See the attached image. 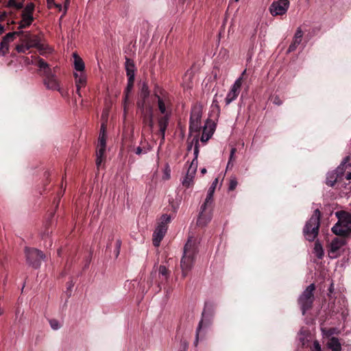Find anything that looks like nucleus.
<instances>
[{
	"label": "nucleus",
	"instance_id": "22",
	"mask_svg": "<svg viewBox=\"0 0 351 351\" xmlns=\"http://www.w3.org/2000/svg\"><path fill=\"white\" fill-rule=\"evenodd\" d=\"M214 128L210 126L209 129L207 128V125H206L203 128L202 135L201 136V141L203 143H206L209 138H211L212 135L214 132Z\"/></svg>",
	"mask_w": 351,
	"mask_h": 351
},
{
	"label": "nucleus",
	"instance_id": "26",
	"mask_svg": "<svg viewBox=\"0 0 351 351\" xmlns=\"http://www.w3.org/2000/svg\"><path fill=\"white\" fill-rule=\"evenodd\" d=\"M99 149L97 152L96 165L99 168L104 159V153L106 152V147L98 146Z\"/></svg>",
	"mask_w": 351,
	"mask_h": 351
},
{
	"label": "nucleus",
	"instance_id": "54",
	"mask_svg": "<svg viewBox=\"0 0 351 351\" xmlns=\"http://www.w3.org/2000/svg\"><path fill=\"white\" fill-rule=\"evenodd\" d=\"M136 154L137 155H141L143 151V149L141 147H138L136 149Z\"/></svg>",
	"mask_w": 351,
	"mask_h": 351
},
{
	"label": "nucleus",
	"instance_id": "41",
	"mask_svg": "<svg viewBox=\"0 0 351 351\" xmlns=\"http://www.w3.org/2000/svg\"><path fill=\"white\" fill-rule=\"evenodd\" d=\"M121 246V239H117L116 241V246H115V250H114V254H115L116 257H117L119 254Z\"/></svg>",
	"mask_w": 351,
	"mask_h": 351
},
{
	"label": "nucleus",
	"instance_id": "20",
	"mask_svg": "<svg viewBox=\"0 0 351 351\" xmlns=\"http://www.w3.org/2000/svg\"><path fill=\"white\" fill-rule=\"evenodd\" d=\"M159 127L158 134L161 137L160 145L164 143L165 139V132L169 125V120H157Z\"/></svg>",
	"mask_w": 351,
	"mask_h": 351
},
{
	"label": "nucleus",
	"instance_id": "58",
	"mask_svg": "<svg viewBox=\"0 0 351 351\" xmlns=\"http://www.w3.org/2000/svg\"><path fill=\"white\" fill-rule=\"evenodd\" d=\"M232 166H233V164L232 163V162L228 161V165H227V169H229L230 167H232Z\"/></svg>",
	"mask_w": 351,
	"mask_h": 351
},
{
	"label": "nucleus",
	"instance_id": "52",
	"mask_svg": "<svg viewBox=\"0 0 351 351\" xmlns=\"http://www.w3.org/2000/svg\"><path fill=\"white\" fill-rule=\"evenodd\" d=\"M14 8H15L16 10H21V9L23 8V3L16 2V6H14Z\"/></svg>",
	"mask_w": 351,
	"mask_h": 351
},
{
	"label": "nucleus",
	"instance_id": "42",
	"mask_svg": "<svg viewBox=\"0 0 351 351\" xmlns=\"http://www.w3.org/2000/svg\"><path fill=\"white\" fill-rule=\"evenodd\" d=\"M302 36H303V32H302L301 27H298V29L295 33L294 37L302 40Z\"/></svg>",
	"mask_w": 351,
	"mask_h": 351
},
{
	"label": "nucleus",
	"instance_id": "44",
	"mask_svg": "<svg viewBox=\"0 0 351 351\" xmlns=\"http://www.w3.org/2000/svg\"><path fill=\"white\" fill-rule=\"evenodd\" d=\"M273 103L277 106H280L282 104V101L280 99V98L276 95L272 99Z\"/></svg>",
	"mask_w": 351,
	"mask_h": 351
},
{
	"label": "nucleus",
	"instance_id": "53",
	"mask_svg": "<svg viewBox=\"0 0 351 351\" xmlns=\"http://www.w3.org/2000/svg\"><path fill=\"white\" fill-rule=\"evenodd\" d=\"M6 18H7V13L5 12H3L0 14V21H5Z\"/></svg>",
	"mask_w": 351,
	"mask_h": 351
},
{
	"label": "nucleus",
	"instance_id": "28",
	"mask_svg": "<svg viewBox=\"0 0 351 351\" xmlns=\"http://www.w3.org/2000/svg\"><path fill=\"white\" fill-rule=\"evenodd\" d=\"M125 71L126 75H130L131 73H135L136 68L134 62L130 58H126L125 60Z\"/></svg>",
	"mask_w": 351,
	"mask_h": 351
},
{
	"label": "nucleus",
	"instance_id": "40",
	"mask_svg": "<svg viewBox=\"0 0 351 351\" xmlns=\"http://www.w3.org/2000/svg\"><path fill=\"white\" fill-rule=\"evenodd\" d=\"M123 93H124L123 108H124L125 113H126L127 107H128V105L129 104L130 93H125V92H124Z\"/></svg>",
	"mask_w": 351,
	"mask_h": 351
},
{
	"label": "nucleus",
	"instance_id": "62",
	"mask_svg": "<svg viewBox=\"0 0 351 351\" xmlns=\"http://www.w3.org/2000/svg\"><path fill=\"white\" fill-rule=\"evenodd\" d=\"M49 176V173L48 172L45 173V176L46 177L47 179L48 178Z\"/></svg>",
	"mask_w": 351,
	"mask_h": 351
},
{
	"label": "nucleus",
	"instance_id": "64",
	"mask_svg": "<svg viewBox=\"0 0 351 351\" xmlns=\"http://www.w3.org/2000/svg\"><path fill=\"white\" fill-rule=\"evenodd\" d=\"M180 1H182V3H184L185 1V0H180Z\"/></svg>",
	"mask_w": 351,
	"mask_h": 351
},
{
	"label": "nucleus",
	"instance_id": "10",
	"mask_svg": "<svg viewBox=\"0 0 351 351\" xmlns=\"http://www.w3.org/2000/svg\"><path fill=\"white\" fill-rule=\"evenodd\" d=\"M25 253L27 264L35 269L40 267L41 261L45 258L43 252L36 248L26 247Z\"/></svg>",
	"mask_w": 351,
	"mask_h": 351
},
{
	"label": "nucleus",
	"instance_id": "25",
	"mask_svg": "<svg viewBox=\"0 0 351 351\" xmlns=\"http://www.w3.org/2000/svg\"><path fill=\"white\" fill-rule=\"evenodd\" d=\"M328 348L331 350V351H341V346L339 341V339L336 337H332L328 343Z\"/></svg>",
	"mask_w": 351,
	"mask_h": 351
},
{
	"label": "nucleus",
	"instance_id": "35",
	"mask_svg": "<svg viewBox=\"0 0 351 351\" xmlns=\"http://www.w3.org/2000/svg\"><path fill=\"white\" fill-rule=\"evenodd\" d=\"M169 270L164 265L159 267V274L165 277V280H167L169 276Z\"/></svg>",
	"mask_w": 351,
	"mask_h": 351
},
{
	"label": "nucleus",
	"instance_id": "14",
	"mask_svg": "<svg viewBox=\"0 0 351 351\" xmlns=\"http://www.w3.org/2000/svg\"><path fill=\"white\" fill-rule=\"evenodd\" d=\"M23 31L9 32L5 34L0 43V54L5 56L9 53V45L13 42L16 36H19Z\"/></svg>",
	"mask_w": 351,
	"mask_h": 351
},
{
	"label": "nucleus",
	"instance_id": "29",
	"mask_svg": "<svg viewBox=\"0 0 351 351\" xmlns=\"http://www.w3.org/2000/svg\"><path fill=\"white\" fill-rule=\"evenodd\" d=\"M348 166L351 167V164L347 165L346 162H342L335 171H333L335 173H337L340 180H341Z\"/></svg>",
	"mask_w": 351,
	"mask_h": 351
},
{
	"label": "nucleus",
	"instance_id": "6",
	"mask_svg": "<svg viewBox=\"0 0 351 351\" xmlns=\"http://www.w3.org/2000/svg\"><path fill=\"white\" fill-rule=\"evenodd\" d=\"M321 213L319 209H316L311 218L306 221L303 233L309 241H313L317 237L320 226Z\"/></svg>",
	"mask_w": 351,
	"mask_h": 351
},
{
	"label": "nucleus",
	"instance_id": "63",
	"mask_svg": "<svg viewBox=\"0 0 351 351\" xmlns=\"http://www.w3.org/2000/svg\"><path fill=\"white\" fill-rule=\"evenodd\" d=\"M110 245H111V243H108L107 247H106L107 250L110 249Z\"/></svg>",
	"mask_w": 351,
	"mask_h": 351
},
{
	"label": "nucleus",
	"instance_id": "21",
	"mask_svg": "<svg viewBox=\"0 0 351 351\" xmlns=\"http://www.w3.org/2000/svg\"><path fill=\"white\" fill-rule=\"evenodd\" d=\"M202 114V108L199 106H195L191 109L190 120L201 121Z\"/></svg>",
	"mask_w": 351,
	"mask_h": 351
},
{
	"label": "nucleus",
	"instance_id": "11",
	"mask_svg": "<svg viewBox=\"0 0 351 351\" xmlns=\"http://www.w3.org/2000/svg\"><path fill=\"white\" fill-rule=\"evenodd\" d=\"M35 5L33 3H27L21 13V20L19 23V29L29 27L34 21L33 16Z\"/></svg>",
	"mask_w": 351,
	"mask_h": 351
},
{
	"label": "nucleus",
	"instance_id": "38",
	"mask_svg": "<svg viewBox=\"0 0 351 351\" xmlns=\"http://www.w3.org/2000/svg\"><path fill=\"white\" fill-rule=\"evenodd\" d=\"M98 146L106 147V135L101 134L99 136Z\"/></svg>",
	"mask_w": 351,
	"mask_h": 351
},
{
	"label": "nucleus",
	"instance_id": "50",
	"mask_svg": "<svg viewBox=\"0 0 351 351\" xmlns=\"http://www.w3.org/2000/svg\"><path fill=\"white\" fill-rule=\"evenodd\" d=\"M128 79V82H130V83H134V80H135V73H131L130 75H127Z\"/></svg>",
	"mask_w": 351,
	"mask_h": 351
},
{
	"label": "nucleus",
	"instance_id": "45",
	"mask_svg": "<svg viewBox=\"0 0 351 351\" xmlns=\"http://www.w3.org/2000/svg\"><path fill=\"white\" fill-rule=\"evenodd\" d=\"M106 130H107L106 124L105 123H102L101 125L99 135H101V134L106 135Z\"/></svg>",
	"mask_w": 351,
	"mask_h": 351
},
{
	"label": "nucleus",
	"instance_id": "51",
	"mask_svg": "<svg viewBox=\"0 0 351 351\" xmlns=\"http://www.w3.org/2000/svg\"><path fill=\"white\" fill-rule=\"evenodd\" d=\"M236 152V148H232L230 151V158L228 161L232 162L234 160V155Z\"/></svg>",
	"mask_w": 351,
	"mask_h": 351
},
{
	"label": "nucleus",
	"instance_id": "4",
	"mask_svg": "<svg viewBox=\"0 0 351 351\" xmlns=\"http://www.w3.org/2000/svg\"><path fill=\"white\" fill-rule=\"evenodd\" d=\"M154 97L156 99L157 110L159 116L157 120H170L172 114V102L168 93L164 90L154 92Z\"/></svg>",
	"mask_w": 351,
	"mask_h": 351
},
{
	"label": "nucleus",
	"instance_id": "3",
	"mask_svg": "<svg viewBox=\"0 0 351 351\" xmlns=\"http://www.w3.org/2000/svg\"><path fill=\"white\" fill-rule=\"evenodd\" d=\"M19 36L21 43L16 46L18 53H25L31 48H36L41 55L45 52L46 47L40 43L39 36L32 34L30 32H23Z\"/></svg>",
	"mask_w": 351,
	"mask_h": 351
},
{
	"label": "nucleus",
	"instance_id": "48",
	"mask_svg": "<svg viewBox=\"0 0 351 351\" xmlns=\"http://www.w3.org/2000/svg\"><path fill=\"white\" fill-rule=\"evenodd\" d=\"M49 8H51V5H54L56 7L58 8L60 10L61 9V5L56 4L54 0H47Z\"/></svg>",
	"mask_w": 351,
	"mask_h": 351
},
{
	"label": "nucleus",
	"instance_id": "34",
	"mask_svg": "<svg viewBox=\"0 0 351 351\" xmlns=\"http://www.w3.org/2000/svg\"><path fill=\"white\" fill-rule=\"evenodd\" d=\"M315 250L317 253V256L318 258H322L324 256V250L322 246L320 243L316 242L315 245Z\"/></svg>",
	"mask_w": 351,
	"mask_h": 351
},
{
	"label": "nucleus",
	"instance_id": "61",
	"mask_svg": "<svg viewBox=\"0 0 351 351\" xmlns=\"http://www.w3.org/2000/svg\"><path fill=\"white\" fill-rule=\"evenodd\" d=\"M61 253H62V249H59V250H58V256H61Z\"/></svg>",
	"mask_w": 351,
	"mask_h": 351
},
{
	"label": "nucleus",
	"instance_id": "49",
	"mask_svg": "<svg viewBox=\"0 0 351 351\" xmlns=\"http://www.w3.org/2000/svg\"><path fill=\"white\" fill-rule=\"evenodd\" d=\"M17 0H8L7 3V7L8 8H14L16 6V3Z\"/></svg>",
	"mask_w": 351,
	"mask_h": 351
},
{
	"label": "nucleus",
	"instance_id": "46",
	"mask_svg": "<svg viewBox=\"0 0 351 351\" xmlns=\"http://www.w3.org/2000/svg\"><path fill=\"white\" fill-rule=\"evenodd\" d=\"M311 351H322L321 346L317 341H315Z\"/></svg>",
	"mask_w": 351,
	"mask_h": 351
},
{
	"label": "nucleus",
	"instance_id": "13",
	"mask_svg": "<svg viewBox=\"0 0 351 351\" xmlns=\"http://www.w3.org/2000/svg\"><path fill=\"white\" fill-rule=\"evenodd\" d=\"M289 7V0H278L271 3L269 7V12L274 16H282L286 14Z\"/></svg>",
	"mask_w": 351,
	"mask_h": 351
},
{
	"label": "nucleus",
	"instance_id": "43",
	"mask_svg": "<svg viewBox=\"0 0 351 351\" xmlns=\"http://www.w3.org/2000/svg\"><path fill=\"white\" fill-rule=\"evenodd\" d=\"M181 350L182 351H186L188 349L189 343L186 340L181 339L180 341Z\"/></svg>",
	"mask_w": 351,
	"mask_h": 351
},
{
	"label": "nucleus",
	"instance_id": "56",
	"mask_svg": "<svg viewBox=\"0 0 351 351\" xmlns=\"http://www.w3.org/2000/svg\"><path fill=\"white\" fill-rule=\"evenodd\" d=\"M5 32V28L3 25H0V35Z\"/></svg>",
	"mask_w": 351,
	"mask_h": 351
},
{
	"label": "nucleus",
	"instance_id": "19",
	"mask_svg": "<svg viewBox=\"0 0 351 351\" xmlns=\"http://www.w3.org/2000/svg\"><path fill=\"white\" fill-rule=\"evenodd\" d=\"M74 77L75 80V86L77 88V94L79 95V97H82L80 89L82 87H84L86 84V76L82 73L80 74H77L76 73H74Z\"/></svg>",
	"mask_w": 351,
	"mask_h": 351
},
{
	"label": "nucleus",
	"instance_id": "31",
	"mask_svg": "<svg viewBox=\"0 0 351 351\" xmlns=\"http://www.w3.org/2000/svg\"><path fill=\"white\" fill-rule=\"evenodd\" d=\"M200 122L198 121H189V131L190 132H199L201 126Z\"/></svg>",
	"mask_w": 351,
	"mask_h": 351
},
{
	"label": "nucleus",
	"instance_id": "60",
	"mask_svg": "<svg viewBox=\"0 0 351 351\" xmlns=\"http://www.w3.org/2000/svg\"><path fill=\"white\" fill-rule=\"evenodd\" d=\"M201 172L202 173H205L206 172V169L205 168H203L202 170H201Z\"/></svg>",
	"mask_w": 351,
	"mask_h": 351
},
{
	"label": "nucleus",
	"instance_id": "17",
	"mask_svg": "<svg viewBox=\"0 0 351 351\" xmlns=\"http://www.w3.org/2000/svg\"><path fill=\"white\" fill-rule=\"evenodd\" d=\"M210 324V319L206 315V309L202 313V319L199 322L196 330L195 339L194 341L195 346H197L199 341V333L203 327H208Z\"/></svg>",
	"mask_w": 351,
	"mask_h": 351
},
{
	"label": "nucleus",
	"instance_id": "8",
	"mask_svg": "<svg viewBox=\"0 0 351 351\" xmlns=\"http://www.w3.org/2000/svg\"><path fill=\"white\" fill-rule=\"evenodd\" d=\"M171 217L169 215L164 214L161 216L158 226L153 233V245L155 247H158L161 241L164 238L167 228L168 223H170Z\"/></svg>",
	"mask_w": 351,
	"mask_h": 351
},
{
	"label": "nucleus",
	"instance_id": "33",
	"mask_svg": "<svg viewBox=\"0 0 351 351\" xmlns=\"http://www.w3.org/2000/svg\"><path fill=\"white\" fill-rule=\"evenodd\" d=\"M147 99L141 98L140 100H138L136 102L137 108L140 110V112H141L143 109H145L148 105H151L150 104L147 102Z\"/></svg>",
	"mask_w": 351,
	"mask_h": 351
},
{
	"label": "nucleus",
	"instance_id": "32",
	"mask_svg": "<svg viewBox=\"0 0 351 351\" xmlns=\"http://www.w3.org/2000/svg\"><path fill=\"white\" fill-rule=\"evenodd\" d=\"M302 40L293 37V41L289 47L288 53L292 52L296 49L298 46L301 43Z\"/></svg>",
	"mask_w": 351,
	"mask_h": 351
},
{
	"label": "nucleus",
	"instance_id": "18",
	"mask_svg": "<svg viewBox=\"0 0 351 351\" xmlns=\"http://www.w3.org/2000/svg\"><path fill=\"white\" fill-rule=\"evenodd\" d=\"M197 167L191 165L189 167L188 171L184 179L182 181V185L189 188L193 183L194 175L195 174Z\"/></svg>",
	"mask_w": 351,
	"mask_h": 351
},
{
	"label": "nucleus",
	"instance_id": "39",
	"mask_svg": "<svg viewBox=\"0 0 351 351\" xmlns=\"http://www.w3.org/2000/svg\"><path fill=\"white\" fill-rule=\"evenodd\" d=\"M49 324L53 330H58L60 328V325L59 324V322L57 319H51L49 320Z\"/></svg>",
	"mask_w": 351,
	"mask_h": 351
},
{
	"label": "nucleus",
	"instance_id": "16",
	"mask_svg": "<svg viewBox=\"0 0 351 351\" xmlns=\"http://www.w3.org/2000/svg\"><path fill=\"white\" fill-rule=\"evenodd\" d=\"M140 112L143 121V124L149 127L152 130L154 125V110L153 106L148 105L145 109H143Z\"/></svg>",
	"mask_w": 351,
	"mask_h": 351
},
{
	"label": "nucleus",
	"instance_id": "9",
	"mask_svg": "<svg viewBox=\"0 0 351 351\" xmlns=\"http://www.w3.org/2000/svg\"><path fill=\"white\" fill-rule=\"evenodd\" d=\"M315 290V285L312 283L306 288L298 298V304L300 306L303 315L306 313V311L311 309L313 306L315 300L313 293Z\"/></svg>",
	"mask_w": 351,
	"mask_h": 351
},
{
	"label": "nucleus",
	"instance_id": "55",
	"mask_svg": "<svg viewBox=\"0 0 351 351\" xmlns=\"http://www.w3.org/2000/svg\"><path fill=\"white\" fill-rule=\"evenodd\" d=\"M73 285H74V283L73 282L72 280L71 282H69V285H68V291H70L71 289L73 287Z\"/></svg>",
	"mask_w": 351,
	"mask_h": 351
},
{
	"label": "nucleus",
	"instance_id": "47",
	"mask_svg": "<svg viewBox=\"0 0 351 351\" xmlns=\"http://www.w3.org/2000/svg\"><path fill=\"white\" fill-rule=\"evenodd\" d=\"M133 87H134L133 83L128 82L127 87L125 88L124 92L130 93Z\"/></svg>",
	"mask_w": 351,
	"mask_h": 351
},
{
	"label": "nucleus",
	"instance_id": "12",
	"mask_svg": "<svg viewBox=\"0 0 351 351\" xmlns=\"http://www.w3.org/2000/svg\"><path fill=\"white\" fill-rule=\"evenodd\" d=\"M245 73L246 70L242 73L241 75L234 82V84L232 86L230 90L228 93L225 99L226 105H229L238 97L243 83V76Z\"/></svg>",
	"mask_w": 351,
	"mask_h": 351
},
{
	"label": "nucleus",
	"instance_id": "30",
	"mask_svg": "<svg viewBox=\"0 0 351 351\" xmlns=\"http://www.w3.org/2000/svg\"><path fill=\"white\" fill-rule=\"evenodd\" d=\"M149 94L150 92L147 84L146 82H143L141 88L140 97L141 99H147Z\"/></svg>",
	"mask_w": 351,
	"mask_h": 351
},
{
	"label": "nucleus",
	"instance_id": "27",
	"mask_svg": "<svg viewBox=\"0 0 351 351\" xmlns=\"http://www.w3.org/2000/svg\"><path fill=\"white\" fill-rule=\"evenodd\" d=\"M99 149L97 152L96 165L99 168L104 159V153L106 152V147L98 146Z\"/></svg>",
	"mask_w": 351,
	"mask_h": 351
},
{
	"label": "nucleus",
	"instance_id": "57",
	"mask_svg": "<svg viewBox=\"0 0 351 351\" xmlns=\"http://www.w3.org/2000/svg\"><path fill=\"white\" fill-rule=\"evenodd\" d=\"M346 180H351V172H348L346 176Z\"/></svg>",
	"mask_w": 351,
	"mask_h": 351
},
{
	"label": "nucleus",
	"instance_id": "1",
	"mask_svg": "<svg viewBox=\"0 0 351 351\" xmlns=\"http://www.w3.org/2000/svg\"><path fill=\"white\" fill-rule=\"evenodd\" d=\"M36 65L39 68V75L43 77V82L45 88L48 90H57L62 94L60 86V82L56 75L52 72L49 64L44 59L38 57Z\"/></svg>",
	"mask_w": 351,
	"mask_h": 351
},
{
	"label": "nucleus",
	"instance_id": "24",
	"mask_svg": "<svg viewBox=\"0 0 351 351\" xmlns=\"http://www.w3.org/2000/svg\"><path fill=\"white\" fill-rule=\"evenodd\" d=\"M74 67L77 71L82 72L84 70V63L82 59L75 53H73Z\"/></svg>",
	"mask_w": 351,
	"mask_h": 351
},
{
	"label": "nucleus",
	"instance_id": "37",
	"mask_svg": "<svg viewBox=\"0 0 351 351\" xmlns=\"http://www.w3.org/2000/svg\"><path fill=\"white\" fill-rule=\"evenodd\" d=\"M237 184V178L235 177H231L229 183V190L234 191L236 189Z\"/></svg>",
	"mask_w": 351,
	"mask_h": 351
},
{
	"label": "nucleus",
	"instance_id": "5",
	"mask_svg": "<svg viewBox=\"0 0 351 351\" xmlns=\"http://www.w3.org/2000/svg\"><path fill=\"white\" fill-rule=\"evenodd\" d=\"M338 219L331 230L333 234L341 237H349L351 234V214L341 210L335 213Z\"/></svg>",
	"mask_w": 351,
	"mask_h": 351
},
{
	"label": "nucleus",
	"instance_id": "59",
	"mask_svg": "<svg viewBox=\"0 0 351 351\" xmlns=\"http://www.w3.org/2000/svg\"><path fill=\"white\" fill-rule=\"evenodd\" d=\"M58 69V66H56L53 67V69H52V72L56 74Z\"/></svg>",
	"mask_w": 351,
	"mask_h": 351
},
{
	"label": "nucleus",
	"instance_id": "2",
	"mask_svg": "<svg viewBox=\"0 0 351 351\" xmlns=\"http://www.w3.org/2000/svg\"><path fill=\"white\" fill-rule=\"evenodd\" d=\"M198 252L196 239L189 237L184 247L183 256L181 258L180 266L183 278H185L193 267L196 255Z\"/></svg>",
	"mask_w": 351,
	"mask_h": 351
},
{
	"label": "nucleus",
	"instance_id": "15",
	"mask_svg": "<svg viewBox=\"0 0 351 351\" xmlns=\"http://www.w3.org/2000/svg\"><path fill=\"white\" fill-rule=\"evenodd\" d=\"M347 237H335L330 245L328 250V255L330 258H334L339 256V249L347 244Z\"/></svg>",
	"mask_w": 351,
	"mask_h": 351
},
{
	"label": "nucleus",
	"instance_id": "23",
	"mask_svg": "<svg viewBox=\"0 0 351 351\" xmlns=\"http://www.w3.org/2000/svg\"><path fill=\"white\" fill-rule=\"evenodd\" d=\"M338 181L341 180L338 178V175H337V173H335L333 171L328 173L326 181V184L328 186H333Z\"/></svg>",
	"mask_w": 351,
	"mask_h": 351
},
{
	"label": "nucleus",
	"instance_id": "7",
	"mask_svg": "<svg viewBox=\"0 0 351 351\" xmlns=\"http://www.w3.org/2000/svg\"><path fill=\"white\" fill-rule=\"evenodd\" d=\"M218 183V179L216 178L212 183L208 191L206 198L204 203L201 206V213L197 219V224L199 226H205L211 219L210 213H207L206 209L210 206L213 200V194Z\"/></svg>",
	"mask_w": 351,
	"mask_h": 351
},
{
	"label": "nucleus",
	"instance_id": "36",
	"mask_svg": "<svg viewBox=\"0 0 351 351\" xmlns=\"http://www.w3.org/2000/svg\"><path fill=\"white\" fill-rule=\"evenodd\" d=\"M198 154H199V147H198V142L197 141L195 145V147H194L195 158L192 160V162L191 163V165H193V166H195V165H196V166L197 165V156H198Z\"/></svg>",
	"mask_w": 351,
	"mask_h": 351
}]
</instances>
